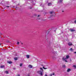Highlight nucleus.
<instances>
[{"label":"nucleus","mask_w":76,"mask_h":76,"mask_svg":"<svg viewBox=\"0 0 76 76\" xmlns=\"http://www.w3.org/2000/svg\"><path fill=\"white\" fill-rule=\"evenodd\" d=\"M45 76H48L46 74L45 75Z\"/></svg>","instance_id":"obj_32"},{"label":"nucleus","mask_w":76,"mask_h":76,"mask_svg":"<svg viewBox=\"0 0 76 76\" xmlns=\"http://www.w3.org/2000/svg\"><path fill=\"white\" fill-rule=\"evenodd\" d=\"M17 76H20V75L18 74Z\"/></svg>","instance_id":"obj_34"},{"label":"nucleus","mask_w":76,"mask_h":76,"mask_svg":"<svg viewBox=\"0 0 76 76\" xmlns=\"http://www.w3.org/2000/svg\"><path fill=\"white\" fill-rule=\"evenodd\" d=\"M69 58V56L68 55H67L66 56V58H64V57H63L62 58V60L63 61H64V60H65V59H68Z\"/></svg>","instance_id":"obj_1"},{"label":"nucleus","mask_w":76,"mask_h":76,"mask_svg":"<svg viewBox=\"0 0 76 76\" xmlns=\"http://www.w3.org/2000/svg\"><path fill=\"white\" fill-rule=\"evenodd\" d=\"M16 9H18V7H16Z\"/></svg>","instance_id":"obj_38"},{"label":"nucleus","mask_w":76,"mask_h":76,"mask_svg":"<svg viewBox=\"0 0 76 76\" xmlns=\"http://www.w3.org/2000/svg\"><path fill=\"white\" fill-rule=\"evenodd\" d=\"M40 15H38V16H37V17H39Z\"/></svg>","instance_id":"obj_36"},{"label":"nucleus","mask_w":76,"mask_h":76,"mask_svg":"<svg viewBox=\"0 0 76 76\" xmlns=\"http://www.w3.org/2000/svg\"><path fill=\"white\" fill-rule=\"evenodd\" d=\"M43 69H47V68H45V67H43Z\"/></svg>","instance_id":"obj_21"},{"label":"nucleus","mask_w":76,"mask_h":76,"mask_svg":"<svg viewBox=\"0 0 76 76\" xmlns=\"http://www.w3.org/2000/svg\"><path fill=\"white\" fill-rule=\"evenodd\" d=\"M55 54H57V52H55Z\"/></svg>","instance_id":"obj_28"},{"label":"nucleus","mask_w":76,"mask_h":76,"mask_svg":"<svg viewBox=\"0 0 76 76\" xmlns=\"http://www.w3.org/2000/svg\"><path fill=\"white\" fill-rule=\"evenodd\" d=\"M19 44V42H17V44Z\"/></svg>","instance_id":"obj_30"},{"label":"nucleus","mask_w":76,"mask_h":76,"mask_svg":"<svg viewBox=\"0 0 76 76\" xmlns=\"http://www.w3.org/2000/svg\"><path fill=\"white\" fill-rule=\"evenodd\" d=\"M53 76V74H50V76Z\"/></svg>","instance_id":"obj_31"},{"label":"nucleus","mask_w":76,"mask_h":76,"mask_svg":"<svg viewBox=\"0 0 76 76\" xmlns=\"http://www.w3.org/2000/svg\"><path fill=\"white\" fill-rule=\"evenodd\" d=\"M6 7H9L10 6H6Z\"/></svg>","instance_id":"obj_27"},{"label":"nucleus","mask_w":76,"mask_h":76,"mask_svg":"<svg viewBox=\"0 0 76 76\" xmlns=\"http://www.w3.org/2000/svg\"><path fill=\"white\" fill-rule=\"evenodd\" d=\"M28 76H29V75H28Z\"/></svg>","instance_id":"obj_39"},{"label":"nucleus","mask_w":76,"mask_h":76,"mask_svg":"<svg viewBox=\"0 0 76 76\" xmlns=\"http://www.w3.org/2000/svg\"><path fill=\"white\" fill-rule=\"evenodd\" d=\"M69 51L72 52L73 51V49L72 48H70V49H69Z\"/></svg>","instance_id":"obj_14"},{"label":"nucleus","mask_w":76,"mask_h":76,"mask_svg":"<svg viewBox=\"0 0 76 76\" xmlns=\"http://www.w3.org/2000/svg\"><path fill=\"white\" fill-rule=\"evenodd\" d=\"M40 70H41V71H42V72H43V71H44V70H43V69L42 68H40Z\"/></svg>","instance_id":"obj_16"},{"label":"nucleus","mask_w":76,"mask_h":76,"mask_svg":"<svg viewBox=\"0 0 76 76\" xmlns=\"http://www.w3.org/2000/svg\"><path fill=\"white\" fill-rule=\"evenodd\" d=\"M71 71V69H68L67 70V72H69L70 71Z\"/></svg>","instance_id":"obj_9"},{"label":"nucleus","mask_w":76,"mask_h":76,"mask_svg":"<svg viewBox=\"0 0 76 76\" xmlns=\"http://www.w3.org/2000/svg\"><path fill=\"white\" fill-rule=\"evenodd\" d=\"M68 45H69V46H71L72 45H73V44H72L71 42H69L68 43Z\"/></svg>","instance_id":"obj_3"},{"label":"nucleus","mask_w":76,"mask_h":76,"mask_svg":"<svg viewBox=\"0 0 76 76\" xmlns=\"http://www.w3.org/2000/svg\"><path fill=\"white\" fill-rule=\"evenodd\" d=\"M13 69H14V70H16V68H13Z\"/></svg>","instance_id":"obj_35"},{"label":"nucleus","mask_w":76,"mask_h":76,"mask_svg":"<svg viewBox=\"0 0 76 76\" xmlns=\"http://www.w3.org/2000/svg\"><path fill=\"white\" fill-rule=\"evenodd\" d=\"M54 13V12L53 11L50 12V14H53Z\"/></svg>","instance_id":"obj_18"},{"label":"nucleus","mask_w":76,"mask_h":76,"mask_svg":"<svg viewBox=\"0 0 76 76\" xmlns=\"http://www.w3.org/2000/svg\"><path fill=\"white\" fill-rule=\"evenodd\" d=\"M23 44V43H21V44Z\"/></svg>","instance_id":"obj_42"},{"label":"nucleus","mask_w":76,"mask_h":76,"mask_svg":"<svg viewBox=\"0 0 76 76\" xmlns=\"http://www.w3.org/2000/svg\"><path fill=\"white\" fill-rule=\"evenodd\" d=\"M20 67H22V64H20Z\"/></svg>","instance_id":"obj_20"},{"label":"nucleus","mask_w":76,"mask_h":76,"mask_svg":"<svg viewBox=\"0 0 76 76\" xmlns=\"http://www.w3.org/2000/svg\"><path fill=\"white\" fill-rule=\"evenodd\" d=\"M42 72H43L42 71H39L37 72V73L38 74L41 75V76H42Z\"/></svg>","instance_id":"obj_2"},{"label":"nucleus","mask_w":76,"mask_h":76,"mask_svg":"<svg viewBox=\"0 0 76 76\" xmlns=\"http://www.w3.org/2000/svg\"><path fill=\"white\" fill-rule=\"evenodd\" d=\"M14 59L15 60H18V58H17V57L15 58Z\"/></svg>","instance_id":"obj_19"},{"label":"nucleus","mask_w":76,"mask_h":76,"mask_svg":"<svg viewBox=\"0 0 76 76\" xmlns=\"http://www.w3.org/2000/svg\"><path fill=\"white\" fill-rule=\"evenodd\" d=\"M3 35V34H2V33H0V35Z\"/></svg>","instance_id":"obj_25"},{"label":"nucleus","mask_w":76,"mask_h":76,"mask_svg":"<svg viewBox=\"0 0 76 76\" xmlns=\"http://www.w3.org/2000/svg\"><path fill=\"white\" fill-rule=\"evenodd\" d=\"M74 23H76V20H75V21Z\"/></svg>","instance_id":"obj_29"},{"label":"nucleus","mask_w":76,"mask_h":76,"mask_svg":"<svg viewBox=\"0 0 76 76\" xmlns=\"http://www.w3.org/2000/svg\"><path fill=\"white\" fill-rule=\"evenodd\" d=\"M62 12H64V11H63Z\"/></svg>","instance_id":"obj_41"},{"label":"nucleus","mask_w":76,"mask_h":76,"mask_svg":"<svg viewBox=\"0 0 76 76\" xmlns=\"http://www.w3.org/2000/svg\"><path fill=\"white\" fill-rule=\"evenodd\" d=\"M5 73H6V74H9V72L7 71H6L5 72Z\"/></svg>","instance_id":"obj_13"},{"label":"nucleus","mask_w":76,"mask_h":76,"mask_svg":"<svg viewBox=\"0 0 76 76\" xmlns=\"http://www.w3.org/2000/svg\"><path fill=\"white\" fill-rule=\"evenodd\" d=\"M62 67H63V68H66V65H62Z\"/></svg>","instance_id":"obj_11"},{"label":"nucleus","mask_w":76,"mask_h":76,"mask_svg":"<svg viewBox=\"0 0 76 76\" xmlns=\"http://www.w3.org/2000/svg\"><path fill=\"white\" fill-rule=\"evenodd\" d=\"M62 1L63 0H59V1H58V3H59V4L60 3H63Z\"/></svg>","instance_id":"obj_4"},{"label":"nucleus","mask_w":76,"mask_h":76,"mask_svg":"<svg viewBox=\"0 0 76 76\" xmlns=\"http://www.w3.org/2000/svg\"><path fill=\"white\" fill-rule=\"evenodd\" d=\"M0 45H1V44L0 43Z\"/></svg>","instance_id":"obj_40"},{"label":"nucleus","mask_w":76,"mask_h":76,"mask_svg":"<svg viewBox=\"0 0 76 76\" xmlns=\"http://www.w3.org/2000/svg\"><path fill=\"white\" fill-rule=\"evenodd\" d=\"M4 67V65H2L1 66V68H3Z\"/></svg>","instance_id":"obj_17"},{"label":"nucleus","mask_w":76,"mask_h":76,"mask_svg":"<svg viewBox=\"0 0 76 76\" xmlns=\"http://www.w3.org/2000/svg\"><path fill=\"white\" fill-rule=\"evenodd\" d=\"M7 42H9V41L7 40L6 41Z\"/></svg>","instance_id":"obj_26"},{"label":"nucleus","mask_w":76,"mask_h":76,"mask_svg":"<svg viewBox=\"0 0 76 76\" xmlns=\"http://www.w3.org/2000/svg\"><path fill=\"white\" fill-rule=\"evenodd\" d=\"M55 75V74H54V73H53V75Z\"/></svg>","instance_id":"obj_33"},{"label":"nucleus","mask_w":76,"mask_h":76,"mask_svg":"<svg viewBox=\"0 0 76 76\" xmlns=\"http://www.w3.org/2000/svg\"><path fill=\"white\" fill-rule=\"evenodd\" d=\"M73 67H74V68H75V69L76 68V66L75 65H74Z\"/></svg>","instance_id":"obj_23"},{"label":"nucleus","mask_w":76,"mask_h":76,"mask_svg":"<svg viewBox=\"0 0 76 76\" xmlns=\"http://www.w3.org/2000/svg\"><path fill=\"white\" fill-rule=\"evenodd\" d=\"M74 53L76 54V52H74Z\"/></svg>","instance_id":"obj_37"},{"label":"nucleus","mask_w":76,"mask_h":76,"mask_svg":"<svg viewBox=\"0 0 76 76\" xmlns=\"http://www.w3.org/2000/svg\"><path fill=\"white\" fill-rule=\"evenodd\" d=\"M69 31H70L71 32H74L75 31V30L72 29H69Z\"/></svg>","instance_id":"obj_5"},{"label":"nucleus","mask_w":76,"mask_h":76,"mask_svg":"<svg viewBox=\"0 0 76 76\" xmlns=\"http://www.w3.org/2000/svg\"><path fill=\"white\" fill-rule=\"evenodd\" d=\"M28 67L29 68H32V66L31 65H29Z\"/></svg>","instance_id":"obj_6"},{"label":"nucleus","mask_w":76,"mask_h":76,"mask_svg":"<svg viewBox=\"0 0 76 76\" xmlns=\"http://www.w3.org/2000/svg\"><path fill=\"white\" fill-rule=\"evenodd\" d=\"M53 60H55V59H56V58H57V57L55 56H54V57H53Z\"/></svg>","instance_id":"obj_7"},{"label":"nucleus","mask_w":76,"mask_h":76,"mask_svg":"<svg viewBox=\"0 0 76 76\" xmlns=\"http://www.w3.org/2000/svg\"><path fill=\"white\" fill-rule=\"evenodd\" d=\"M26 57L27 58H29V55H26Z\"/></svg>","instance_id":"obj_10"},{"label":"nucleus","mask_w":76,"mask_h":76,"mask_svg":"<svg viewBox=\"0 0 76 76\" xmlns=\"http://www.w3.org/2000/svg\"><path fill=\"white\" fill-rule=\"evenodd\" d=\"M8 63L9 64H12V62L11 61H9L8 62Z\"/></svg>","instance_id":"obj_12"},{"label":"nucleus","mask_w":76,"mask_h":76,"mask_svg":"<svg viewBox=\"0 0 76 76\" xmlns=\"http://www.w3.org/2000/svg\"><path fill=\"white\" fill-rule=\"evenodd\" d=\"M66 60V59H65L64 60L65 61V62H67V60Z\"/></svg>","instance_id":"obj_22"},{"label":"nucleus","mask_w":76,"mask_h":76,"mask_svg":"<svg viewBox=\"0 0 76 76\" xmlns=\"http://www.w3.org/2000/svg\"><path fill=\"white\" fill-rule=\"evenodd\" d=\"M45 38L46 39H48V36H47V35H46L45 37Z\"/></svg>","instance_id":"obj_8"},{"label":"nucleus","mask_w":76,"mask_h":76,"mask_svg":"<svg viewBox=\"0 0 76 76\" xmlns=\"http://www.w3.org/2000/svg\"><path fill=\"white\" fill-rule=\"evenodd\" d=\"M47 14H48V12H45V14L46 15H47Z\"/></svg>","instance_id":"obj_24"},{"label":"nucleus","mask_w":76,"mask_h":76,"mask_svg":"<svg viewBox=\"0 0 76 76\" xmlns=\"http://www.w3.org/2000/svg\"><path fill=\"white\" fill-rule=\"evenodd\" d=\"M48 34V33L47 34Z\"/></svg>","instance_id":"obj_43"},{"label":"nucleus","mask_w":76,"mask_h":76,"mask_svg":"<svg viewBox=\"0 0 76 76\" xmlns=\"http://www.w3.org/2000/svg\"><path fill=\"white\" fill-rule=\"evenodd\" d=\"M51 3H48V5L49 6H50V5H51Z\"/></svg>","instance_id":"obj_15"}]
</instances>
